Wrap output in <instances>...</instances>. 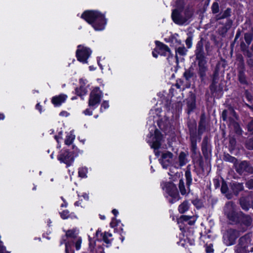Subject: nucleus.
I'll list each match as a JSON object with an SVG mask.
<instances>
[{"label":"nucleus","instance_id":"f257e3e1","mask_svg":"<svg viewBox=\"0 0 253 253\" xmlns=\"http://www.w3.org/2000/svg\"><path fill=\"white\" fill-rule=\"evenodd\" d=\"M223 212L228 220L232 224L244 225L243 231L250 226L253 222V219L249 214H246L242 211H236V205L233 201L227 202L223 208Z\"/></svg>","mask_w":253,"mask_h":253},{"label":"nucleus","instance_id":"f03ea898","mask_svg":"<svg viewBox=\"0 0 253 253\" xmlns=\"http://www.w3.org/2000/svg\"><path fill=\"white\" fill-rule=\"evenodd\" d=\"M81 18L90 25L95 31L103 30L107 22L105 13H103L97 10H86L82 13Z\"/></svg>","mask_w":253,"mask_h":253},{"label":"nucleus","instance_id":"7ed1b4c3","mask_svg":"<svg viewBox=\"0 0 253 253\" xmlns=\"http://www.w3.org/2000/svg\"><path fill=\"white\" fill-rule=\"evenodd\" d=\"M204 38L201 37L197 42L195 50V59L197 61V74L201 82L205 81L208 70L207 57L204 48Z\"/></svg>","mask_w":253,"mask_h":253},{"label":"nucleus","instance_id":"20e7f679","mask_svg":"<svg viewBox=\"0 0 253 253\" xmlns=\"http://www.w3.org/2000/svg\"><path fill=\"white\" fill-rule=\"evenodd\" d=\"M183 104L181 101H174L163 96L158 100L155 111H181Z\"/></svg>","mask_w":253,"mask_h":253},{"label":"nucleus","instance_id":"39448f33","mask_svg":"<svg viewBox=\"0 0 253 253\" xmlns=\"http://www.w3.org/2000/svg\"><path fill=\"white\" fill-rule=\"evenodd\" d=\"M150 138L151 139L148 140V142L150 143L151 147L154 149L155 155L159 156L160 152L158 149L162 145L163 134L158 129L155 128L154 134L150 132Z\"/></svg>","mask_w":253,"mask_h":253},{"label":"nucleus","instance_id":"423d86ee","mask_svg":"<svg viewBox=\"0 0 253 253\" xmlns=\"http://www.w3.org/2000/svg\"><path fill=\"white\" fill-rule=\"evenodd\" d=\"M238 80L239 83L243 85H248L249 83L245 74L246 68L243 56L241 54L237 56Z\"/></svg>","mask_w":253,"mask_h":253},{"label":"nucleus","instance_id":"0eeeda50","mask_svg":"<svg viewBox=\"0 0 253 253\" xmlns=\"http://www.w3.org/2000/svg\"><path fill=\"white\" fill-rule=\"evenodd\" d=\"M90 48L82 44L77 46L76 51V57L77 60L83 64H87L88 59L92 54Z\"/></svg>","mask_w":253,"mask_h":253},{"label":"nucleus","instance_id":"6e6552de","mask_svg":"<svg viewBox=\"0 0 253 253\" xmlns=\"http://www.w3.org/2000/svg\"><path fill=\"white\" fill-rule=\"evenodd\" d=\"M103 97V92L100 87L96 86L91 91L88 99V106L95 109L96 106H98L101 102Z\"/></svg>","mask_w":253,"mask_h":253},{"label":"nucleus","instance_id":"1a4fd4ad","mask_svg":"<svg viewBox=\"0 0 253 253\" xmlns=\"http://www.w3.org/2000/svg\"><path fill=\"white\" fill-rule=\"evenodd\" d=\"M239 236L240 232L238 230L233 228L228 229L223 234V242L227 246L233 245Z\"/></svg>","mask_w":253,"mask_h":253},{"label":"nucleus","instance_id":"9d476101","mask_svg":"<svg viewBox=\"0 0 253 253\" xmlns=\"http://www.w3.org/2000/svg\"><path fill=\"white\" fill-rule=\"evenodd\" d=\"M166 191L171 199L169 200V202L173 204L180 199V196L176 185L172 182L167 183L166 185Z\"/></svg>","mask_w":253,"mask_h":253},{"label":"nucleus","instance_id":"9b49d317","mask_svg":"<svg viewBox=\"0 0 253 253\" xmlns=\"http://www.w3.org/2000/svg\"><path fill=\"white\" fill-rule=\"evenodd\" d=\"M155 43L156 46L158 47L159 55L167 57V60L169 62L170 59L173 57V54L169 47L167 44L159 41H155Z\"/></svg>","mask_w":253,"mask_h":253},{"label":"nucleus","instance_id":"f8f14e48","mask_svg":"<svg viewBox=\"0 0 253 253\" xmlns=\"http://www.w3.org/2000/svg\"><path fill=\"white\" fill-rule=\"evenodd\" d=\"M187 189L185 188L184 182L182 179H180L179 182L178 187L181 194L183 195L188 193L190 192L189 186L192 183V176L190 169L187 167L185 173Z\"/></svg>","mask_w":253,"mask_h":253},{"label":"nucleus","instance_id":"ddd939ff","mask_svg":"<svg viewBox=\"0 0 253 253\" xmlns=\"http://www.w3.org/2000/svg\"><path fill=\"white\" fill-rule=\"evenodd\" d=\"M236 171L240 175L244 172L252 174L253 173V167L247 161H243L236 164L234 167Z\"/></svg>","mask_w":253,"mask_h":253},{"label":"nucleus","instance_id":"4468645a","mask_svg":"<svg viewBox=\"0 0 253 253\" xmlns=\"http://www.w3.org/2000/svg\"><path fill=\"white\" fill-rule=\"evenodd\" d=\"M68 95L64 93H60L53 96L51 98V102L54 107H59L65 103L68 99Z\"/></svg>","mask_w":253,"mask_h":253},{"label":"nucleus","instance_id":"2eb2a0df","mask_svg":"<svg viewBox=\"0 0 253 253\" xmlns=\"http://www.w3.org/2000/svg\"><path fill=\"white\" fill-rule=\"evenodd\" d=\"M173 157V154L169 151H165L162 153L160 160L164 168L167 169L172 163Z\"/></svg>","mask_w":253,"mask_h":253},{"label":"nucleus","instance_id":"dca6fc26","mask_svg":"<svg viewBox=\"0 0 253 253\" xmlns=\"http://www.w3.org/2000/svg\"><path fill=\"white\" fill-rule=\"evenodd\" d=\"M183 11L178 9H173L171 13V19L173 22L177 25H181L184 24L186 22V19L183 18L181 15V12Z\"/></svg>","mask_w":253,"mask_h":253},{"label":"nucleus","instance_id":"f3484780","mask_svg":"<svg viewBox=\"0 0 253 253\" xmlns=\"http://www.w3.org/2000/svg\"><path fill=\"white\" fill-rule=\"evenodd\" d=\"M202 151L205 158L208 159L211 152V146L207 136H205L203 138L202 143Z\"/></svg>","mask_w":253,"mask_h":253},{"label":"nucleus","instance_id":"a211bd4d","mask_svg":"<svg viewBox=\"0 0 253 253\" xmlns=\"http://www.w3.org/2000/svg\"><path fill=\"white\" fill-rule=\"evenodd\" d=\"M58 160L69 166L74 161L73 154L69 151H65L59 156Z\"/></svg>","mask_w":253,"mask_h":253},{"label":"nucleus","instance_id":"6ab92c4d","mask_svg":"<svg viewBox=\"0 0 253 253\" xmlns=\"http://www.w3.org/2000/svg\"><path fill=\"white\" fill-rule=\"evenodd\" d=\"M239 202L242 209L245 211H248L253 204V201L249 196H241L239 199Z\"/></svg>","mask_w":253,"mask_h":253},{"label":"nucleus","instance_id":"aec40b11","mask_svg":"<svg viewBox=\"0 0 253 253\" xmlns=\"http://www.w3.org/2000/svg\"><path fill=\"white\" fill-rule=\"evenodd\" d=\"M218 23L219 25H223L222 26L219 28V33L220 35L224 36L232 27L233 20L231 19H227L225 23L221 22H219Z\"/></svg>","mask_w":253,"mask_h":253},{"label":"nucleus","instance_id":"412c9836","mask_svg":"<svg viewBox=\"0 0 253 253\" xmlns=\"http://www.w3.org/2000/svg\"><path fill=\"white\" fill-rule=\"evenodd\" d=\"M207 121L205 113H202L201 117L200 120L198 124V135L199 136V138L201 139V136L202 134L206 130Z\"/></svg>","mask_w":253,"mask_h":253},{"label":"nucleus","instance_id":"4be33fe9","mask_svg":"<svg viewBox=\"0 0 253 253\" xmlns=\"http://www.w3.org/2000/svg\"><path fill=\"white\" fill-rule=\"evenodd\" d=\"M187 126L190 134V138L197 137L198 130L197 128V123L195 120H189L187 122Z\"/></svg>","mask_w":253,"mask_h":253},{"label":"nucleus","instance_id":"5701e85b","mask_svg":"<svg viewBox=\"0 0 253 253\" xmlns=\"http://www.w3.org/2000/svg\"><path fill=\"white\" fill-rule=\"evenodd\" d=\"M232 9L230 7H227L223 12H220L215 15V21L218 22L222 19H230V17L232 15Z\"/></svg>","mask_w":253,"mask_h":253},{"label":"nucleus","instance_id":"b1692460","mask_svg":"<svg viewBox=\"0 0 253 253\" xmlns=\"http://www.w3.org/2000/svg\"><path fill=\"white\" fill-rule=\"evenodd\" d=\"M230 187L233 192V195L234 194L236 196H238L240 192L243 191L244 189L243 183H239L238 182L231 183Z\"/></svg>","mask_w":253,"mask_h":253},{"label":"nucleus","instance_id":"393cba45","mask_svg":"<svg viewBox=\"0 0 253 253\" xmlns=\"http://www.w3.org/2000/svg\"><path fill=\"white\" fill-rule=\"evenodd\" d=\"M251 233H247L240 237L238 240L237 245L247 248L251 242Z\"/></svg>","mask_w":253,"mask_h":253},{"label":"nucleus","instance_id":"a878e982","mask_svg":"<svg viewBox=\"0 0 253 253\" xmlns=\"http://www.w3.org/2000/svg\"><path fill=\"white\" fill-rule=\"evenodd\" d=\"M244 96L248 103H245V105L253 111V96L248 89H245Z\"/></svg>","mask_w":253,"mask_h":253},{"label":"nucleus","instance_id":"bb28decb","mask_svg":"<svg viewBox=\"0 0 253 253\" xmlns=\"http://www.w3.org/2000/svg\"><path fill=\"white\" fill-rule=\"evenodd\" d=\"M187 110L193 111L196 108V96L194 94H191L186 99Z\"/></svg>","mask_w":253,"mask_h":253},{"label":"nucleus","instance_id":"cd10ccee","mask_svg":"<svg viewBox=\"0 0 253 253\" xmlns=\"http://www.w3.org/2000/svg\"><path fill=\"white\" fill-rule=\"evenodd\" d=\"M241 41L240 42V49L243 52L245 56L249 58H251L253 56L252 52L249 50V46L246 45L245 42L242 40V38H240Z\"/></svg>","mask_w":253,"mask_h":253},{"label":"nucleus","instance_id":"c85d7f7f","mask_svg":"<svg viewBox=\"0 0 253 253\" xmlns=\"http://www.w3.org/2000/svg\"><path fill=\"white\" fill-rule=\"evenodd\" d=\"M229 188L226 182L223 180L221 184V192L225 194L227 199H231L233 198V194L228 192Z\"/></svg>","mask_w":253,"mask_h":253},{"label":"nucleus","instance_id":"c756f323","mask_svg":"<svg viewBox=\"0 0 253 253\" xmlns=\"http://www.w3.org/2000/svg\"><path fill=\"white\" fill-rule=\"evenodd\" d=\"M187 52L188 49L183 45L182 46H179L175 48V58L177 63L179 60L177 54H179L180 56H184L187 54Z\"/></svg>","mask_w":253,"mask_h":253},{"label":"nucleus","instance_id":"7c9ffc66","mask_svg":"<svg viewBox=\"0 0 253 253\" xmlns=\"http://www.w3.org/2000/svg\"><path fill=\"white\" fill-rule=\"evenodd\" d=\"M222 117L223 121L229 120L230 122L234 121L233 118L238 119L237 116L235 112H222Z\"/></svg>","mask_w":253,"mask_h":253},{"label":"nucleus","instance_id":"2f4dec72","mask_svg":"<svg viewBox=\"0 0 253 253\" xmlns=\"http://www.w3.org/2000/svg\"><path fill=\"white\" fill-rule=\"evenodd\" d=\"M75 93L77 95L81 97L86 95L87 93V89L86 87H84L83 86H80L79 87H77L75 89Z\"/></svg>","mask_w":253,"mask_h":253},{"label":"nucleus","instance_id":"473e14b6","mask_svg":"<svg viewBox=\"0 0 253 253\" xmlns=\"http://www.w3.org/2000/svg\"><path fill=\"white\" fill-rule=\"evenodd\" d=\"M223 160L224 161L233 163L234 164V167H235L236 164L238 162V160L236 158L231 156L230 155H229L228 153L224 154Z\"/></svg>","mask_w":253,"mask_h":253},{"label":"nucleus","instance_id":"72a5a7b5","mask_svg":"<svg viewBox=\"0 0 253 253\" xmlns=\"http://www.w3.org/2000/svg\"><path fill=\"white\" fill-rule=\"evenodd\" d=\"M193 69L192 67H190L188 69H185V72L183 73V77L185 78L186 81H189L192 78L194 75V73L193 72Z\"/></svg>","mask_w":253,"mask_h":253},{"label":"nucleus","instance_id":"f704fd0d","mask_svg":"<svg viewBox=\"0 0 253 253\" xmlns=\"http://www.w3.org/2000/svg\"><path fill=\"white\" fill-rule=\"evenodd\" d=\"M244 39L245 40V43L246 45L249 46L253 40V33L247 32L244 33Z\"/></svg>","mask_w":253,"mask_h":253},{"label":"nucleus","instance_id":"c9c22d12","mask_svg":"<svg viewBox=\"0 0 253 253\" xmlns=\"http://www.w3.org/2000/svg\"><path fill=\"white\" fill-rule=\"evenodd\" d=\"M186 154L184 152H181L178 157L179 163L180 166H183L187 163V159L186 158Z\"/></svg>","mask_w":253,"mask_h":253},{"label":"nucleus","instance_id":"e433bc0d","mask_svg":"<svg viewBox=\"0 0 253 253\" xmlns=\"http://www.w3.org/2000/svg\"><path fill=\"white\" fill-rule=\"evenodd\" d=\"M233 126L235 133L239 136H242L243 131L240 125L237 122H233Z\"/></svg>","mask_w":253,"mask_h":253},{"label":"nucleus","instance_id":"4c0bfd02","mask_svg":"<svg viewBox=\"0 0 253 253\" xmlns=\"http://www.w3.org/2000/svg\"><path fill=\"white\" fill-rule=\"evenodd\" d=\"M184 14L185 17H183V18L186 19L187 21L192 17L193 15V11L190 8L187 7L184 11Z\"/></svg>","mask_w":253,"mask_h":253},{"label":"nucleus","instance_id":"58836bf2","mask_svg":"<svg viewBox=\"0 0 253 253\" xmlns=\"http://www.w3.org/2000/svg\"><path fill=\"white\" fill-rule=\"evenodd\" d=\"M188 209L189 206L188 202L185 201L179 205L178 210L180 213H183L187 211Z\"/></svg>","mask_w":253,"mask_h":253},{"label":"nucleus","instance_id":"ea45409f","mask_svg":"<svg viewBox=\"0 0 253 253\" xmlns=\"http://www.w3.org/2000/svg\"><path fill=\"white\" fill-rule=\"evenodd\" d=\"M211 12L213 14H217L219 12V4L217 1H214L212 4L211 7Z\"/></svg>","mask_w":253,"mask_h":253},{"label":"nucleus","instance_id":"a19ab883","mask_svg":"<svg viewBox=\"0 0 253 253\" xmlns=\"http://www.w3.org/2000/svg\"><path fill=\"white\" fill-rule=\"evenodd\" d=\"M219 71H220V64L217 63L213 72V74L211 76V78H215L218 79H219Z\"/></svg>","mask_w":253,"mask_h":253},{"label":"nucleus","instance_id":"79ce46f5","mask_svg":"<svg viewBox=\"0 0 253 253\" xmlns=\"http://www.w3.org/2000/svg\"><path fill=\"white\" fill-rule=\"evenodd\" d=\"M193 35L192 34H188V37L185 40V44L187 48H191L192 46Z\"/></svg>","mask_w":253,"mask_h":253},{"label":"nucleus","instance_id":"37998d69","mask_svg":"<svg viewBox=\"0 0 253 253\" xmlns=\"http://www.w3.org/2000/svg\"><path fill=\"white\" fill-rule=\"evenodd\" d=\"M191 142V150L194 153H196L197 150V137L190 138Z\"/></svg>","mask_w":253,"mask_h":253},{"label":"nucleus","instance_id":"c03bdc74","mask_svg":"<svg viewBox=\"0 0 253 253\" xmlns=\"http://www.w3.org/2000/svg\"><path fill=\"white\" fill-rule=\"evenodd\" d=\"M184 2L183 0H176L175 1V9H178L181 11H183L184 8Z\"/></svg>","mask_w":253,"mask_h":253},{"label":"nucleus","instance_id":"a18cd8bd","mask_svg":"<svg viewBox=\"0 0 253 253\" xmlns=\"http://www.w3.org/2000/svg\"><path fill=\"white\" fill-rule=\"evenodd\" d=\"M245 147L248 150H253V136L248 138L245 142Z\"/></svg>","mask_w":253,"mask_h":253},{"label":"nucleus","instance_id":"49530a36","mask_svg":"<svg viewBox=\"0 0 253 253\" xmlns=\"http://www.w3.org/2000/svg\"><path fill=\"white\" fill-rule=\"evenodd\" d=\"M242 32V30H241L240 28H238L237 29L234 40L231 43V47L234 45V44L237 41L238 39L241 37Z\"/></svg>","mask_w":253,"mask_h":253},{"label":"nucleus","instance_id":"de8ad7c7","mask_svg":"<svg viewBox=\"0 0 253 253\" xmlns=\"http://www.w3.org/2000/svg\"><path fill=\"white\" fill-rule=\"evenodd\" d=\"M235 252L236 253H248L249 251H248L246 247L237 245L236 246Z\"/></svg>","mask_w":253,"mask_h":253},{"label":"nucleus","instance_id":"09e8293b","mask_svg":"<svg viewBox=\"0 0 253 253\" xmlns=\"http://www.w3.org/2000/svg\"><path fill=\"white\" fill-rule=\"evenodd\" d=\"M229 147L232 150H234L236 145V140L234 137H229Z\"/></svg>","mask_w":253,"mask_h":253},{"label":"nucleus","instance_id":"8fccbe9b","mask_svg":"<svg viewBox=\"0 0 253 253\" xmlns=\"http://www.w3.org/2000/svg\"><path fill=\"white\" fill-rule=\"evenodd\" d=\"M75 139V135L72 134V131H71L70 135L67 137V138L65 140V143L67 145H70L72 144L73 141Z\"/></svg>","mask_w":253,"mask_h":253},{"label":"nucleus","instance_id":"3c124183","mask_svg":"<svg viewBox=\"0 0 253 253\" xmlns=\"http://www.w3.org/2000/svg\"><path fill=\"white\" fill-rule=\"evenodd\" d=\"M87 172V169L86 168H81L79 170V176L81 177L84 178L86 177V173Z\"/></svg>","mask_w":253,"mask_h":253},{"label":"nucleus","instance_id":"603ef678","mask_svg":"<svg viewBox=\"0 0 253 253\" xmlns=\"http://www.w3.org/2000/svg\"><path fill=\"white\" fill-rule=\"evenodd\" d=\"M210 90L212 94L217 91L218 86L217 84H211L209 86Z\"/></svg>","mask_w":253,"mask_h":253},{"label":"nucleus","instance_id":"864d4df0","mask_svg":"<svg viewBox=\"0 0 253 253\" xmlns=\"http://www.w3.org/2000/svg\"><path fill=\"white\" fill-rule=\"evenodd\" d=\"M248 131L253 134V119L250 121L247 125Z\"/></svg>","mask_w":253,"mask_h":253},{"label":"nucleus","instance_id":"5fc2aeb1","mask_svg":"<svg viewBox=\"0 0 253 253\" xmlns=\"http://www.w3.org/2000/svg\"><path fill=\"white\" fill-rule=\"evenodd\" d=\"M246 186L247 188H248L249 189H253V179H250L248 180L246 182Z\"/></svg>","mask_w":253,"mask_h":253},{"label":"nucleus","instance_id":"6e6d98bb","mask_svg":"<svg viewBox=\"0 0 253 253\" xmlns=\"http://www.w3.org/2000/svg\"><path fill=\"white\" fill-rule=\"evenodd\" d=\"M67 237L71 238H76V236L75 234V231L69 230L67 231L66 234Z\"/></svg>","mask_w":253,"mask_h":253},{"label":"nucleus","instance_id":"4d7b16f0","mask_svg":"<svg viewBox=\"0 0 253 253\" xmlns=\"http://www.w3.org/2000/svg\"><path fill=\"white\" fill-rule=\"evenodd\" d=\"M60 215L63 219H66L69 216V212L68 211H64L60 213Z\"/></svg>","mask_w":253,"mask_h":253},{"label":"nucleus","instance_id":"13d9d810","mask_svg":"<svg viewBox=\"0 0 253 253\" xmlns=\"http://www.w3.org/2000/svg\"><path fill=\"white\" fill-rule=\"evenodd\" d=\"M152 56L155 58H157L158 57V55L159 54V52L158 51V47L156 46L155 48L153 50L152 52Z\"/></svg>","mask_w":253,"mask_h":253},{"label":"nucleus","instance_id":"bf43d9fd","mask_svg":"<svg viewBox=\"0 0 253 253\" xmlns=\"http://www.w3.org/2000/svg\"><path fill=\"white\" fill-rule=\"evenodd\" d=\"M109 105L108 101H103L101 103L100 109L101 110L102 108H103L104 109H107L109 108Z\"/></svg>","mask_w":253,"mask_h":253},{"label":"nucleus","instance_id":"052dcab7","mask_svg":"<svg viewBox=\"0 0 253 253\" xmlns=\"http://www.w3.org/2000/svg\"><path fill=\"white\" fill-rule=\"evenodd\" d=\"M247 63L250 69L253 71V59L250 58V59H248L247 61Z\"/></svg>","mask_w":253,"mask_h":253},{"label":"nucleus","instance_id":"680f3d73","mask_svg":"<svg viewBox=\"0 0 253 253\" xmlns=\"http://www.w3.org/2000/svg\"><path fill=\"white\" fill-rule=\"evenodd\" d=\"M87 83V81L86 79H84L83 78L80 79L79 80V84L80 86H83L84 87H86V84Z\"/></svg>","mask_w":253,"mask_h":253},{"label":"nucleus","instance_id":"e2e57ef3","mask_svg":"<svg viewBox=\"0 0 253 253\" xmlns=\"http://www.w3.org/2000/svg\"><path fill=\"white\" fill-rule=\"evenodd\" d=\"M176 91L173 86H171L170 88L169 89V95L170 97H172L174 95V92Z\"/></svg>","mask_w":253,"mask_h":253},{"label":"nucleus","instance_id":"0e129e2a","mask_svg":"<svg viewBox=\"0 0 253 253\" xmlns=\"http://www.w3.org/2000/svg\"><path fill=\"white\" fill-rule=\"evenodd\" d=\"M212 245L211 244L209 246H206V251L207 253H211L213 252V250L212 248Z\"/></svg>","mask_w":253,"mask_h":253},{"label":"nucleus","instance_id":"69168bd1","mask_svg":"<svg viewBox=\"0 0 253 253\" xmlns=\"http://www.w3.org/2000/svg\"><path fill=\"white\" fill-rule=\"evenodd\" d=\"M192 203L196 206V207L199 208L200 207L201 202L198 199H195L192 201Z\"/></svg>","mask_w":253,"mask_h":253},{"label":"nucleus","instance_id":"338daca9","mask_svg":"<svg viewBox=\"0 0 253 253\" xmlns=\"http://www.w3.org/2000/svg\"><path fill=\"white\" fill-rule=\"evenodd\" d=\"M182 83H183V82L180 81V84H179V83H178V81H177L176 83L175 84H172V86H173V87L174 86L176 87L177 89H180L181 85V84H182Z\"/></svg>","mask_w":253,"mask_h":253},{"label":"nucleus","instance_id":"774afa93","mask_svg":"<svg viewBox=\"0 0 253 253\" xmlns=\"http://www.w3.org/2000/svg\"><path fill=\"white\" fill-rule=\"evenodd\" d=\"M81 239H79L76 243V248L77 250H79L81 247Z\"/></svg>","mask_w":253,"mask_h":253}]
</instances>
